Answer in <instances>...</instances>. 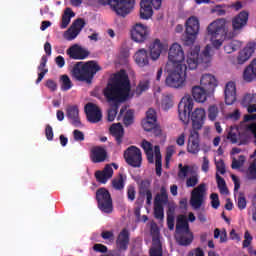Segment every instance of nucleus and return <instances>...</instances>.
I'll list each match as a JSON object with an SVG mask.
<instances>
[{
	"label": "nucleus",
	"instance_id": "nucleus-1",
	"mask_svg": "<svg viewBox=\"0 0 256 256\" xmlns=\"http://www.w3.org/2000/svg\"><path fill=\"white\" fill-rule=\"evenodd\" d=\"M200 51L201 46H194V48L191 49L186 61L187 66H171V64L165 66L167 73L165 79L166 87L183 89L187 79V69L193 71V69H197L198 65H209V63H211V51H213V47L207 45L201 54H199Z\"/></svg>",
	"mask_w": 256,
	"mask_h": 256
},
{
	"label": "nucleus",
	"instance_id": "nucleus-2",
	"mask_svg": "<svg viewBox=\"0 0 256 256\" xmlns=\"http://www.w3.org/2000/svg\"><path fill=\"white\" fill-rule=\"evenodd\" d=\"M131 93V80L127 71L120 70L113 74L103 89V95L108 103H125Z\"/></svg>",
	"mask_w": 256,
	"mask_h": 256
},
{
	"label": "nucleus",
	"instance_id": "nucleus-3",
	"mask_svg": "<svg viewBox=\"0 0 256 256\" xmlns=\"http://www.w3.org/2000/svg\"><path fill=\"white\" fill-rule=\"evenodd\" d=\"M193 105V98H183L178 104V115L180 121H182L184 125H187L191 119L193 131H199L203 129V125L205 124V119L207 116L205 109L203 108H196L193 111Z\"/></svg>",
	"mask_w": 256,
	"mask_h": 256
},
{
	"label": "nucleus",
	"instance_id": "nucleus-4",
	"mask_svg": "<svg viewBox=\"0 0 256 256\" xmlns=\"http://www.w3.org/2000/svg\"><path fill=\"white\" fill-rule=\"evenodd\" d=\"M98 71H101V66H99L95 60L77 62L72 69V77L77 81L91 83Z\"/></svg>",
	"mask_w": 256,
	"mask_h": 256
},
{
	"label": "nucleus",
	"instance_id": "nucleus-5",
	"mask_svg": "<svg viewBox=\"0 0 256 256\" xmlns=\"http://www.w3.org/2000/svg\"><path fill=\"white\" fill-rule=\"evenodd\" d=\"M226 25L227 21L225 19H217L208 25L207 34L211 39L214 49H221L223 42L227 38Z\"/></svg>",
	"mask_w": 256,
	"mask_h": 256
},
{
	"label": "nucleus",
	"instance_id": "nucleus-6",
	"mask_svg": "<svg viewBox=\"0 0 256 256\" xmlns=\"http://www.w3.org/2000/svg\"><path fill=\"white\" fill-rule=\"evenodd\" d=\"M100 5L107 6L118 15V17H127L135 5V0H98Z\"/></svg>",
	"mask_w": 256,
	"mask_h": 256
},
{
	"label": "nucleus",
	"instance_id": "nucleus-7",
	"mask_svg": "<svg viewBox=\"0 0 256 256\" xmlns=\"http://www.w3.org/2000/svg\"><path fill=\"white\" fill-rule=\"evenodd\" d=\"M185 33L182 37L184 45L191 47L197 41V35H199V29L201 27L199 18L191 16L186 20Z\"/></svg>",
	"mask_w": 256,
	"mask_h": 256
},
{
	"label": "nucleus",
	"instance_id": "nucleus-8",
	"mask_svg": "<svg viewBox=\"0 0 256 256\" xmlns=\"http://www.w3.org/2000/svg\"><path fill=\"white\" fill-rule=\"evenodd\" d=\"M96 201L98 203V209L102 213H107L108 215L113 213V198H111V193L106 188H99L96 191Z\"/></svg>",
	"mask_w": 256,
	"mask_h": 256
},
{
	"label": "nucleus",
	"instance_id": "nucleus-9",
	"mask_svg": "<svg viewBox=\"0 0 256 256\" xmlns=\"http://www.w3.org/2000/svg\"><path fill=\"white\" fill-rule=\"evenodd\" d=\"M185 61V52L183 47L178 43L172 44L168 52V62L166 65H171V67H187V64H184Z\"/></svg>",
	"mask_w": 256,
	"mask_h": 256
},
{
	"label": "nucleus",
	"instance_id": "nucleus-10",
	"mask_svg": "<svg viewBox=\"0 0 256 256\" xmlns=\"http://www.w3.org/2000/svg\"><path fill=\"white\" fill-rule=\"evenodd\" d=\"M124 160L130 167L139 169L143 163V154L137 146H129L123 154Z\"/></svg>",
	"mask_w": 256,
	"mask_h": 256
},
{
	"label": "nucleus",
	"instance_id": "nucleus-11",
	"mask_svg": "<svg viewBox=\"0 0 256 256\" xmlns=\"http://www.w3.org/2000/svg\"><path fill=\"white\" fill-rule=\"evenodd\" d=\"M207 198V184L201 183L191 191L190 205L197 211L200 207H203L205 199Z\"/></svg>",
	"mask_w": 256,
	"mask_h": 256
},
{
	"label": "nucleus",
	"instance_id": "nucleus-12",
	"mask_svg": "<svg viewBox=\"0 0 256 256\" xmlns=\"http://www.w3.org/2000/svg\"><path fill=\"white\" fill-rule=\"evenodd\" d=\"M161 4L162 0H141L140 19H151V17H153V7L154 9H161Z\"/></svg>",
	"mask_w": 256,
	"mask_h": 256
},
{
	"label": "nucleus",
	"instance_id": "nucleus-13",
	"mask_svg": "<svg viewBox=\"0 0 256 256\" xmlns=\"http://www.w3.org/2000/svg\"><path fill=\"white\" fill-rule=\"evenodd\" d=\"M142 127L144 131H154L156 135H161V130L157 127V112L153 108L146 112V119L142 121Z\"/></svg>",
	"mask_w": 256,
	"mask_h": 256
},
{
	"label": "nucleus",
	"instance_id": "nucleus-14",
	"mask_svg": "<svg viewBox=\"0 0 256 256\" xmlns=\"http://www.w3.org/2000/svg\"><path fill=\"white\" fill-rule=\"evenodd\" d=\"M149 37V28L142 23H136L131 29V38L136 43H145Z\"/></svg>",
	"mask_w": 256,
	"mask_h": 256
},
{
	"label": "nucleus",
	"instance_id": "nucleus-15",
	"mask_svg": "<svg viewBox=\"0 0 256 256\" xmlns=\"http://www.w3.org/2000/svg\"><path fill=\"white\" fill-rule=\"evenodd\" d=\"M84 111L89 123H99V121L103 119V113L101 112V109L94 103H87L84 107Z\"/></svg>",
	"mask_w": 256,
	"mask_h": 256
},
{
	"label": "nucleus",
	"instance_id": "nucleus-16",
	"mask_svg": "<svg viewBox=\"0 0 256 256\" xmlns=\"http://www.w3.org/2000/svg\"><path fill=\"white\" fill-rule=\"evenodd\" d=\"M256 122L247 124L244 129H240L238 132L239 145H247L251 141V137H255Z\"/></svg>",
	"mask_w": 256,
	"mask_h": 256
},
{
	"label": "nucleus",
	"instance_id": "nucleus-17",
	"mask_svg": "<svg viewBox=\"0 0 256 256\" xmlns=\"http://www.w3.org/2000/svg\"><path fill=\"white\" fill-rule=\"evenodd\" d=\"M67 55H69L70 59L75 60H83L87 59L89 57L90 52L89 50L79 46L78 44L72 45L70 48L66 51Z\"/></svg>",
	"mask_w": 256,
	"mask_h": 256
},
{
	"label": "nucleus",
	"instance_id": "nucleus-18",
	"mask_svg": "<svg viewBox=\"0 0 256 256\" xmlns=\"http://www.w3.org/2000/svg\"><path fill=\"white\" fill-rule=\"evenodd\" d=\"M92 163H105L107 161V149L105 146H94L90 150Z\"/></svg>",
	"mask_w": 256,
	"mask_h": 256
},
{
	"label": "nucleus",
	"instance_id": "nucleus-19",
	"mask_svg": "<svg viewBox=\"0 0 256 256\" xmlns=\"http://www.w3.org/2000/svg\"><path fill=\"white\" fill-rule=\"evenodd\" d=\"M187 151L188 153H191L192 155H197L199 151H201V146L199 144V132L197 130H192L190 132V136L188 139V145H187Z\"/></svg>",
	"mask_w": 256,
	"mask_h": 256
},
{
	"label": "nucleus",
	"instance_id": "nucleus-20",
	"mask_svg": "<svg viewBox=\"0 0 256 256\" xmlns=\"http://www.w3.org/2000/svg\"><path fill=\"white\" fill-rule=\"evenodd\" d=\"M169 45L161 43V40L155 39L154 42L150 45V57L152 61H157L161 57L163 51H167Z\"/></svg>",
	"mask_w": 256,
	"mask_h": 256
},
{
	"label": "nucleus",
	"instance_id": "nucleus-21",
	"mask_svg": "<svg viewBox=\"0 0 256 256\" xmlns=\"http://www.w3.org/2000/svg\"><path fill=\"white\" fill-rule=\"evenodd\" d=\"M249 21V13L246 11L240 12L236 17L232 19V29L234 33H239L247 22Z\"/></svg>",
	"mask_w": 256,
	"mask_h": 256
},
{
	"label": "nucleus",
	"instance_id": "nucleus-22",
	"mask_svg": "<svg viewBox=\"0 0 256 256\" xmlns=\"http://www.w3.org/2000/svg\"><path fill=\"white\" fill-rule=\"evenodd\" d=\"M131 234L127 228H123L116 239V246L119 251H127L129 249V241Z\"/></svg>",
	"mask_w": 256,
	"mask_h": 256
},
{
	"label": "nucleus",
	"instance_id": "nucleus-23",
	"mask_svg": "<svg viewBox=\"0 0 256 256\" xmlns=\"http://www.w3.org/2000/svg\"><path fill=\"white\" fill-rule=\"evenodd\" d=\"M256 49V43L250 42L246 45V47L239 52V55L237 57V63L238 65H243L246 61H249L251 59V55L255 53Z\"/></svg>",
	"mask_w": 256,
	"mask_h": 256
},
{
	"label": "nucleus",
	"instance_id": "nucleus-24",
	"mask_svg": "<svg viewBox=\"0 0 256 256\" xmlns=\"http://www.w3.org/2000/svg\"><path fill=\"white\" fill-rule=\"evenodd\" d=\"M224 95L226 105H233L237 101V88L234 82H228L226 84Z\"/></svg>",
	"mask_w": 256,
	"mask_h": 256
},
{
	"label": "nucleus",
	"instance_id": "nucleus-25",
	"mask_svg": "<svg viewBox=\"0 0 256 256\" xmlns=\"http://www.w3.org/2000/svg\"><path fill=\"white\" fill-rule=\"evenodd\" d=\"M66 117L70 119L71 124L74 127H81V119L79 118V107L77 105L67 107Z\"/></svg>",
	"mask_w": 256,
	"mask_h": 256
},
{
	"label": "nucleus",
	"instance_id": "nucleus-26",
	"mask_svg": "<svg viewBox=\"0 0 256 256\" xmlns=\"http://www.w3.org/2000/svg\"><path fill=\"white\" fill-rule=\"evenodd\" d=\"M110 135L114 137L116 145H122L123 138L125 137V129L121 123L112 124L110 127Z\"/></svg>",
	"mask_w": 256,
	"mask_h": 256
},
{
	"label": "nucleus",
	"instance_id": "nucleus-27",
	"mask_svg": "<svg viewBox=\"0 0 256 256\" xmlns=\"http://www.w3.org/2000/svg\"><path fill=\"white\" fill-rule=\"evenodd\" d=\"M176 241L182 247H187L193 243V232L191 230H183L176 232Z\"/></svg>",
	"mask_w": 256,
	"mask_h": 256
},
{
	"label": "nucleus",
	"instance_id": "nucleus-28",
	"mask_svg": "<svg viewBox=\"0 0 256 256\" xmlns=\"http://www.w3.org/2000/svg\"><path fill=\"white\" fill-rule=\"evenodd\" d=\"M200 85H202L208 93H211V91H215V87H217V79L211 74H204L200 79Z\"/></svg>",
	"mask_w": 256,
	"mask_h": 256
},
{
	"label": "nucleus",
	"instance_id": "nucleus-29",
	"mask_svg": "<svg viewBox=\"0 0 256 256\" xmlns=\"http://www.w3.org/2000/svg\"><path fill=\"white\" fill-rule=\"evenodd\" d=\"M149 187H151V181L149 180H142L139 185L140 195H146V205H151V201H153V192Z\"/></svg>",
	"mask_w": 256,
	"mask_h": 256
},
{
	"label": "nucleus",
	"instance_id": "nucleus-30",
	"mask_svg": "<svg viewBox=\"0 0 256 256\" xmlns=\"http://www.w3.org/2000/svg\"><path fill=\"white\" fill-rule=\"evenodd\" d=\"M192 97L197 103H205L207 101V90L201 86H194Z\"/></svg>",
	"mask_w": 256,
	"mask_h": 256
},
{
	"label": "nucleus",
	"instance_id": "nucleus-31",
	"mask_svg": "<svg viewBox=\"0 0 256 256\" xmlns=\"http://www.w3.org/2000/svg\"><path fill=\"white\" fill-rule=\"evenodd\" d=\"M134 59L139 67H146V65H149V54H147V50L145 49L138 50L135 53Z\"/></svg>",
	"mask_w": 256,
	"mask_h": 256
},
{
	"label": "nucleus",
	"instance_id": "nucleus-32",
	"mask_svg": "<svg viewBox=\"0 0 256 256\" xmlns=\"http://www.w3.org/2000/svg\"><path fill=\"white\" fill-rule=\"evenodd\" d=\"M169 203V194L167 193V189L165 186L160 188V193H157L154 198V205L162 206L167 205Z\"/></svg>",
	"mask_w": 256,
	"mask_h": 256
},
{
	"label": "nucleus",
	"instance_id": "nucleus-33",
	"mask_svg": "<svg viewBox=\"0 0 256 256\" xmlns=\"http://www.w3.org/2000/svg\"><path fill=\"white\" fill-rule=\"evenodd\" d=\"M181 231H186L189 233L191 229L189 228V221L187 220V216L181 214L176 219V233H181Z\"/></svg>",
	"mask_w": 256,
	"mask_h": 256
},
{
	"label": "nucleus",
	"instance_id": "nucleus-34",
	"mask_svg": "<svg viewBox=\"0 0 256 256\" xmlns=\"http://www.w3.org/2000/svg\"><path fill=\"white\" fill-rule=\"evenodd\" d=\"M75 17V12L71 8H66L62 15V21L60 24L61 29H67L69 27V23H71V18Z\"/></svg>",
	"mask_w": 256,
	"mask_h": 256
},
{
	"label": "nucleus",
	"instance_id": "nucleus-35",
	"mask_svg": "<svg viewBox=\"0 0 256 256\" xmlns=\"http://www.w3.org/2000/svg\"><path fill=\"white\" fill-rule=\"evenodd\" d=\"M154 153H155V165H156V175L158 177H161V172L163 171V163L161 160V148L159 146L154 147Z\"/></svg>",
	"mask_w": 256,
	"mask_h": 256
},
{
	"label": "nucleus",
	"instance_id": "nucleus-36",
	"mask_svg": "<svg viewBox=\"0 0 256 256\" xmlns=\"http://www.w3.org/2000/svg\"><path fill=\"white\" fill-rule=\"evenodd\" d=\"M127 180V176H124L123 174H119L117 178H114L112 180V187L116 191H123L125 189V181Z\"/></svg>",
	"mask_w": 256,
	"mask_h": 256
},
{
	"label": "nucleus",
	"instance_id": "nucleus-37",
	"mask_svg": "<svg viewBox=\"0 0 256 256\" xmlns=\"http://www.w3.org/2000/svg\"><path fill=\"white\" fill-rule=\"evenodd\" d=\"M246 177L250 181H255L256 180V158L249 165V167L247 169V172H246Z\"/></svg>",
	"mask_w": 256,
	"mask_h": 256
},
{
	"label": "nucleus",
	"instance_id": "nucleus-38",
	"mask_svg": "<svg viewBox=\"0 0 256 256\" xmlns=\"http://www.w3.org/2000/svg\"><path fill=\"white\" fill-rule=\"evenodd\" d=\"M243 79L244 81H246V83H251V81H254V79H256V74L250 66L245 68L243 72Z\"/></svg>",
	"mask_w": 256,
	"mask_h": 256
},
{
	"label": "nucleus",
	"instance_id": "nucleus-39",
	"mask_svg": "<svg viewBox=\"0 0 256 256\" xmlns=\"http://www.w3.org/2000/svg\"><path fill=\"white\" fill-rule=\"evenodd\" d=\"M150 235L152 237V245L161 244V239L159 238V227H157V225L151 226Z\"/></svg>",
	"mask_w": 256,
	"mask_h": 256
},
{
	"label": "nucleus",
	"instance_id": "nucleus-40",
	"mask_svg": "<svg viewBox=\"0 0 256 256\" xmlns=\"http://www.w3.org/2000/svg\"><path fill=\"white\" fill-rule=\"evenodd\" d=\"M73 87V82H71V78L68 75L61 76V90L69 91Z\"/></svg>",
	"mask_w": 256,
	"mask_h": 256
},
{
	"label": "nucleus",
	"instance_id": "nucleus-41",
	"mask_svg": "<svg viewBox=\"0 0 256 256\" xmlns=\"http://www.w3.org/2000/svg\"><path fill=\"white\" fill-rule=\"evenodd\" d=\"M150 84H151V81L147 78L141 80L138 86L136 87V93H138V95H141V93L149 89Z\"/></svg>",
	"mask_w": 256,
	"mask_h": 256
},
{
	"label": "nucleus",
	"instance_id": "nucleus-42",
	"mask_svg": "<svg viewBox=\"0 0 256 256\" xmlns=\"http://www.w3.org/2000/svg\"><path fill=\"white\" fill-rule=\"evenodd\" d=\"M255 103H256V94H246L241 101V105L243 107H249V105H253Z\"/></svg>",
	"mask_w": 256,
	"mask_h": 256
},
{
	"label": "nucleus",
	"instance_id": "nucleus-43",
	"mask_svg": "<svg viewBox=\"0 0 256 256\" xmlns=\"http://www.w3.org/2000/svg\"><path fill=\"white\" fill-rule=\"evenodd\" d=\"M216 179H217L218 189H220V193H224L225 195H227L229 193V189H227V184L225 183V179L219 176V174L216 175Z\"/></svg>",
	"mask_w": 256,
	"mask_h": 256
},
{
	"label": "nucleus",
	"instance_id": "nucleus-44",
	"mask_svg": "<svg viewBox=\"0 0 256 256\" xmlns=\"http://www.w3.org/2000/svg\"><path fill=\"white\" fill-rule=\"evenodd\" d=\"M135 116V112L133 110H128L124 117H123V123L125 127H129V125H133V119Z\"/></svg>",
	"mask_w": 256,
	"mask_h": 256
},
{
	"label": "nucleus",
	"instance_id": "nucleus-45",
	"mask_svg": "<svg viewBox=\"0 0 256 256\" xmlns=\"http://www.w3.org/2000/svg\"><path fill=\"white\" fill-rule=\"evenodd\" d=\"M79 33V31L70 26V28L64 33V39H66V41H73Z\"/></svg>",
	"mask_w": 256,
	"mask_h": 256
},
{
	"label": "nucleus",
	"instance_id": "nucleus-46",
	"mask_svg": "<svg viewBox=\"0 0 256 256\" xmlns=\"http://www.w3.org/2000/svg\"><path fill=\"white\" fill-rule=\"evenodd\" d=\"M171 107H173V99H171V96H169V95L164 96L162 98L161 108L164 111H169V109H171Z\"/></svg>",
	"mask_w": 256,
	"mask_h": 256
},
{
	"label": "nucleus",
	"instance_id": "nucleus-47",
	"mask_svg": "<svg viewBox=\"0 0 256 256\" xmlns=\"http://www.w3.org/2000/svg\"><path fill=\"white\" fill-rule=\"evenodd\" d=\"M154 217L155 219L163 221V219L165 218V209L163 208V206L154 205Z\"/></svg>",
	"mask_w": 256,
	"mask_h": 256
},
{
	"label": "nucleus",
	"instance_id": "nucleus-48",
	"mask_svg": "<svg viewBox=\"0 0 256 256\" xmlns=\"http://www.w3.org/2000/svg\"><path fill=\"white\" fill-rule=\"evenodd\" d=\"M179 172H178V177H180V179H185V177H187V175H189V172L191 171V166L189 165H184L183 164H179Z\"/></svg>",
	"mask_w": 256,
	"mask_h": 256
},
{
	"label": "nucleus",
	"instance_id": "nucleus-49",
	"mask_svg": "<svg viewBox=\"0 0 256 256\" xmlns=\"http://www.w3.org/2000/svg\"><path fill=\"white\" fill-rule=\"evenodd\" d=\"M117 111H119V104H115L112 106L111 109L108 110L107 119L110 122L115 121V118L117 117Z\"/></svg>",
	"mask_w": 256,
	"mask_h": 256
},
{
	"label": "nucleus",
	"instance_id": "nucleus-50",
	"mask_svg": "<svg viewBox=\"0 0 256 256\" xmlns=\"http://www.w3.org/2000/svg\"><path fill=\"white\" fill-rule=\"evenodd\" d=\"M150 249V256H163V246L160 244H152Z\"/></svg>",
	"mask_w": 256,
	"mask_h": 256
},
{
	"label": "nucleus",
	"instance_id": "nucleus-51",
	"mask_svg": "<svg viewBox=\"0 0 256 256\" xmlns=\"http://www.w3.org/2000/svg\"><path fill=\"white\" fill-rule=\"evenodd\" d=\"M199 183V175L197 173L192 174L186 180V187H195Z\"/></svg>",
	"mask_w": 256,
	"mask_h": 256
},
{
	"label": "nucleus",
	"instance_id": "nucleus-52",
	"mask_svg": "<svg viewBox=\"0 0 256 256\" xmlns=\"http://www.w3.org/2000/svg\"><path fill=\"white\" fill-rule=\"evenodd\" d=\"M244 164H245V156L240 155L238 160L236 158H233L231 168L241 169V167H243Z\"/></svg>",
	"mask_w": 256,
	"mask_h": 256
},
{
	"label": "nucleus",
	"instance_id": "nucleus-53",
	"mask_svg": "<svg viewBox=\"0 0 256 256\" xmlns=\"http://www.w3.org/2000/svg\"><path fill=\"white\" fill-rule=\"evenodd\" d=\"M71 27L81 33L83 27H85V20H83V18H78L72 23Z\"/></svg>",
	"mask_w": 256,
	"mask_h": 256
},
{
	"label": "nucleus",
	"instance_id": "nucleus-54",
	"mask_svg": "<svg viewBox=\"0 0 256 256\" xmlns=\"http://www.w3.org/2000/svg\"><path fill=\"white\" fill-rule=\"evenodd\" d=\"M167 227L170 231L175 229V215L171 212V209H169V212L167 213Z\"/></svg>",
	"mask_w": 256,
	"mask_h": 256
},
{
	"label": "nucleus",
	"instance_id": "nucleus-55",
	"mask_svg": "<svg viewBox=\"0 0 256 256\" xmlns=\"http://www.w3.org/2000/svg\"><path fill=\"white\" fill-rule=\"evenodd\" d=\"M220 237V243L227 242V231L224 230V232L221 233V230L219 228H216L214 230V239H219Z\"/></svg>",
	"mask_w": 256,
	"mask_h": 256
},
{
	"label": "nucleus",
	"instance_id": "nucleus-56",
	"mask_svg": "<svg viewBox=\"0 0 256 256\" xmlns=\"http://www.w3.org/2000/svg\"><path fill=\"white\" fill-rule=\"evenodd\" d=\"M227 139L231 143L239 145V130H236V132H234L233 130H230L227 135Z\"/></svg>",
	"mask_w": 256,
	"mask_h": 256
},
{
	"label": "nucleus",
	"instance_id": "nucleus-57",
	"mask_svg": "<svg viewBox=\"0 0 256 256\" xmlns=\"http://www.w3.org/2000/svg\"><path fill=\"white\" fill-rule=\"evenodd\" d=\"M217 115H219V108L215 105L210 106L208 109V119H210V121H215Z\"/></svg>",
	"mask_w": 256,
	"mask_h": 256
},
{
	"label": "nucleus",
	"instance_id": "nucleus-58",
	"mask_svg": "<svg viewBox=\"0 0 256 256\" xmlns=\"http://www.w3.org/2000/svg\"><path fill=\"white\" fill-rule=\"evenodd\" d=\"M95 177H96V181H98V183L105 184V183H107V181H109V178L101 170L96 171Z\"/></svg>",
	"mask_w": 256,
	"mask_h": 256
},
{
	"label": "nucleus",
	"instance_id": "nucleus-59",
	"mask_svg": "<svg viewBox=\"0 0 256 256\" xmlns=\"http://www.w3.org/2000/svg\"><path fill=\"white\" fill-rule=\"evenodd\" d=\"M210 199H211V205L213 209H219L221 202L219 201V194L217 193H212L210 195Z\"/></svg>",
	"mask_w": 256,
	"mask_h": 256
},
{
	"label": "nucleus",
	"instance_id": "nucleus-60",
	"mask_svg": "<svg viewBox=\"0 0 256 256\" xmlns=\"http://www.w3.org/2000/svg\"><path fill=\"white\" fill-rule=\"evenodd\" d=\"M238 209H240V211H243V209H245L247 207V199L245 198V196L243 194H240L238 196Z\"/></svg>",
	"mask_w": 256,
	"mask_h": 256
},
{
	"label": "nucleus",
	"instance_id": "nucleus-61",
	"mask_svg": "<svg viewBox=\"0 0 256 256\" xmlns=\"http://www.w3.org/2000/svg\"><path fill=\"white\" fill-rule=\"evenodd\" d=\"M135 195H137V191H135V186L130 185L127 188V198L129 201H133L135 199Z\"/></svg>",
	"mask_w": 256,
	"mask_h": 256
},
{
	"label": "nucleus",
	"instance_id": "nucleus-62",
	"mask_svg": "<svg viewBox=\"0 0 256 256\" xmlns=\"http://www.w3.org/2000/svg\"><path fill=\"white\" fill-rule=\"evenodd\" d=\"M251 241H253V236H251V233H249V231H246L244 233L243 247H249V245H251Z\"/></svg>",
	"mask_w": 256,
	"mask_h": 256
},
{
	"label": "nucleus",
	"instance_id": "nucleus-63",
	"mask_svg": "<svg viewBox=\"0 0 256 256\" xmlns=\"http://www.w3.org/2000/svg\"><path fill=\"white\" fill-rule=\"evenodd\" d=\"M216 169L219 171L221 175H225L226 170H225V162L223 159H220L216 162Z\"/></svg>",
	"mask_w": 256,
	"mask_h": 256
},
{
	"label": "nucleus",
	"instance_id": "nucleus-64",
	"mask_svg": "<svg viewBox=\"0 0 256 256\" xmlns=\"http://www.w3.org/2000/svg\"><path fill=\"white\" fill-rule=\"evenodd\" d=\"M73 137L76 141H85V134L81 130H74L73 131Z\"/></svg>",
	"mask_w": 256,
	"mask_h": 256
}]
</instances>
